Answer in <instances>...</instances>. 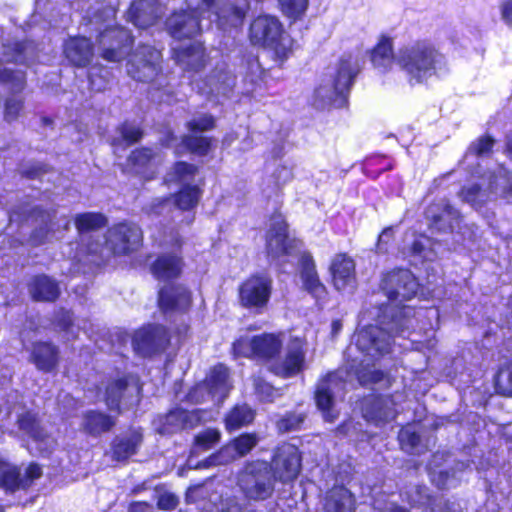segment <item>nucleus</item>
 <instances>
[{"label": "nucleus", "mask_w": 512, "mask_h": 512, "mask_svg": "<svg viewBox=\"0 0 512 512\" xmlns=\"http://www.w3.org/2000/svg\"><path fill=\"white\" fill-rule=\"evenodd\" d=\"M232 349L236 357L262 361L272 373L283 378L293 377L305 368L307 342L291 332L241 336Z\"/></svg>", "instance_id": "obj_1"}, {"label": "nucleus", "mask_w": 512, "mask_h": 512, "mask_svg": "<svg viewBox=\"0 0 512 512\" xmlns=\"http://www.w3.org/2000/svg\"><path fill=\"white\" fill-rule=\"evenodd\" d=\"M32 359L38 369L53 370L58 362V351L49 343H37L32 350Z\"/></svg>", "instance_id": "obj_35"}, {"label": "nucleus", "mask_w": 512, "mask_h": 512, "mask_svg": "<svg viewBox=\"0 0 512 512\" xmlns=\"http://www.w3.org/2000/svg\"><path fill=\"white\" fill-rule=\"evenodd\" d=\"M141 385L135 375H124L110 379L105 387L103 399L113 410L120 413L139 402Z\"/></svg>", "instance_id": "obj_12"}, {"label": "nucleus", "mask_w": 512, "mask_h": 512, "mask_svg": "<svg viewBox=\"0 0 512 512\" xmlns=\"http://www.w3.org/2000/svg\"><path fill=\"white\" fill-rule=\"evenodd\" d=\"M106 224V219L99 213H83L75 218V225L78 232L83 236L85 233L94 231Z\"/></svg>", "instance_id": "obj_40"}, {"label": "nucleus", "mask_w": 512, "mask_h": 512, "mask_svg": "<svg viewBox=\"0 0 512 512\" xmlns=\"http://www.w3.org/2000/svg\"><path fill=\"white\" fill-rule=\"evenodd\" d=\"M22 109L21 100L12 97L6 101L5 105V119L7 121H13L19 115L20 110Z\"/></svg>", "instance_id": "obj_51"}, {"label": "nucleus", "mask_w": 512, "mask_h": 512, "mask_svg": "<svg viewBox=\"0 0 512 512\" xmlns=\"http://www.w3.org/2000/svg\"><path fill=\"white\" fill-rule=\"evenodd\" d=\"M282 13L295 21L304 16L309 0H278Z\"/></svg>", "instance_id": "obj_42"}, {"label": "nucleus", "mask_w": 512, "mask_h": 512, "mask_svg": "<svg viewBox=\"0 0 512 512\" xmlns=\"http://www.w3.org/2000/svg\"><path fill=\"white\" fill-rule=\"evenodd\" d=\"M162 14L160 5L152 0L133 2L127 12V20L138 28H147L155 23Z\"/></svg>", "instance_id": "obj_24"}, {"label": "nucleus", "mask_w": 512, "mask_h": 512, "mask_svg": "<svg viewBox=\"0 0 512 512\" xmlns=\"http://www.w3.org/2000/svg\"><path fill=\"white\" fill-rule=\"evenodd\" d=\"M324 509L325 512H354L355 500L349 490L337 486L328 492Z\"/></svg>", "instance_id": "obj_32"}, {"label": "nucleus", "mask_w": 512, "mask_h": 512, "mask_svg": "<svg viewBox=\"0 0 512 512\" xmlns=\"http://www.w3.org/2000/svg\"><path fill=\"white\" fill-rule=\"evenodd\" d=\"M258 443L255 434H243L233 441L232 444L223 447L216 455L211 457L213 464H226L237 457L246 455Z\"/></svg>", "instance_id": "obj_25"}, {"label": "nucleus", "mask_w": 512, "mask_h": 512, "mask_svg": "<svg viewBox=\"0 0 512 512\" xmlns=\"http://www.w3.org/2000/svg\"><path fill=\"white\" fill-rule=\"evenodd\" d=\"M170 342L165 327L149 325L135 332L132 340L134 350L143 356L150 355L164 349Z\"/></svg>", "instance_id": "obj_19"}, {"label": "nucleus", "mask_w": 512, "mask_h": 512, "mask_svg": "<svg viewBox=\"0 0 512 512\" xmlns=\"http://www.w3.org/2000/svg\"><path fill=\"white\" fill-rule=\"evenodd\" d=\"M42 475L41 467L37 464H30L27 469L23 480L28 481V487L32 484L35 479H38Z\"/></svg>", "instance_id": "obj_53"}, {"label": "nucleus", "mask_w": 512, "mask_h": 512, "mask_svg": "<svg viewBox=\"0 0 512 512\" xmlns=\"http://www.w3.org/2000/svg\"><path fill=\"white\" fill-rule=\"evenodd\" d=\"M220 440V432L216 429H207L198 434L195 438L197 446L207 450L213 447Z\"/></svg>", "instance_id": "obj_48"}, {"label": "nucleus", "mask_w": 512, "mask_h": 512, "mask_svg": "<svg viewBox=\"0 0 512 512\" xmlns=\"http://www.w3.org/2000/svg\"><path fill=\"white\" fill-rule=\"evenodd\" d=\"M244 418H226L225 425L226 428L230 431L238 429L242 425V420Z\"/></svg>", "instance_id": "obj_60"}, {"label": "nucleus", "mask_w": 512, "mask_h": 512, "mask_svg": "<svg viewBox=\"0 0 512 512\" xmlns=\"http://www.w3.org/2000/svg\"><path fill=\"white\" fill-rule=\"evenodd\" d=\"M130 512H151V507L146 503L138 502L130 506Z\"/></svg>", "instance_id": "obj_63"}, {"label": "nucleus", "mask_w": 512, "mask_h": 512, "mask_svg": "<svg viewBox=\"0 0 512 512\" xmlns=\"http://www.w3.org/2000/svg\"><path fill=\"white\" fill-rule=\"evenodd\" d=\"M142 231L132 223H119L111 227L105 237V243L98 241L86 245L89 255L105 261L112 255L121 256L135 252L142 244Z\"/></svg>", "instance_id": "obj_8"}, {"label": "nucleus", "mask_w": 512, "mask_h": 512, "mask_svg": "<svg viewBox=\"0 0 512 512\" xmlns=\"http://www.w3.org/2000/svg\"><path fill=\"white\" fill-rule=\"evenodd\" d=\"M231 416H252V411L247 405L237 406Z\"/></svg>", "instance_id": "obj_62"}, {"label": "nucleus", "mask_w": 512, "mask_h": 512, "mask_svg": "<svg viewBox=\"0 0 512 512\" xmlns=\"http://www.w3.org/2000/svg\"><path fill=\"white\" fill-rule=\"evenodd\" d=\"M440 480L437 482V485L440 487V488H446V487H450L452 486V483L448 477V473H443V472H440Z\"/></svg>", "instance_id": "obj_64"}, {"label": "nucleus", "mask_w": 512, "mask_h": 512, "mask_svg": "<svg viewBox=\"0 0 512 512\" xmlns=\"http://www.w3.org/2000/svg\"><path fill=\"white\" fill-rule=\"evenodd\" d=\"M29 290L37 301H54L60 293L58 284L44 275L35 277L29 285Z\"/></svg>", "instance_id": "obj_33"}, {"label": "nucleus", "mask_w": 512, "mask_h": 512, "mask_svg": "<svg viewBox=\"0 0 512 512\" xmlns=\"http://www.w3.org/2000/svg\"><path fill=\"white\" fill-rule=\"evenodd\" d=\"M197 172L196 166L178 162L166 176L167 183H175L181 187L174 195V203L180 210L194 209L201 198L202 191L196 182Z\"/></svg>", "instance_id": "obj_9"}, {"label": "nucleus", "mask_w": 512, "mask_h": 512, "mask_svg": "<svg viewBox=\"0 0 512 512\" xmlns=\"http://www.w3.org/2000/svg\"><path fill=\"white\" fill-rule=\"evenodd\" d=\"M36 213L38 214L37 217L41 218V222L45 223V229L47 231L53 230L54 224L52 223L51 215L49 213L42 212V211H38Z\"/></svg>", "instance_id": "obj_59"}, {"label": "nucleus", "mask_w": 512, "mask_h": 512, "mask_svg": "<svg viewBox=\"0 0 512 512\" xmlns=\"http://www.w3.org/2000/svg\"><path fill=\"white\" fill-rule=\"evenodd\" d=\"M407 245H410L409 254L414 257H419L422 260H432L433 251L430 248L431 240L424 236L420 235L418 237H414V235L406 236Z\"/></svg>", "instance_id": "obj_38"}, {"label": "nucleus", "mask_w": 512, "mask_h": 512, "mask_svg": "<svg viewBox=\"0 0 512 512\" xmlns=\"http://www.w3.org/2000/svg\"><path fill=\"white\" fill-rule=\"evenodd\" d=\"M115 425L112 418H86L84 429L93 436L109 431Z\"/></svg>", "instance_id": "obj_46"}, {"label": "nucleus", "mask_w": 512, "mask_h": 512, "mask_svg": "<svg viewBox=\"0 0 512 512\" xmlns=\"http://www.w3.org/2000/svg\"><path fill=\"white\" fill-rule=\"evenodd\" d=\"M392 233H393V230L391 228H387L381 233V235L379 236V240H378V249L379 250H382L383 243H387L389 241V239L392 236Z\"/></svg>", "instance_id": "obj_61"}, {"label": "nucleus", "mask_w": 512, "mask_h": 512, "mask_svg": "<svg viewBox=\"0 0 512 512\" xmlns=\"http://www.w3.org/2000/svg\"><path fill=\"white\" fill-rule=\"evenodd\" d=\"M511 187L512 185L507 170L499 166L497 171L489 176L486 189H483L478 184H474L469 187H464L460 196L463 201L477 208L479 204L483 203L488 198L486 190H490L491 193L495 195L507 197Z\"/></svg>", "instance_id": "obj_14"}, {"label": "nucleus", "mask_w": 512, "mask_h": 512, "mask_svg": "<svg viewBox=\"0 0 512 512\" xmlns=\"http://www.w3.org/2000/svg\"><path fill=\"white\" fill-rule=\"evenodd\" d=\"M273 289V280L267 274H254L244 280L238 288L242 307L261 313L268 305Z\"/></svg>", "instance_id": "obj_13"}, {"label": "nucleus", "mask_w": 512, "mask_h": 512, "mask_svg": "<svg viewBox=\"0 0 512 512\" xmlns=\"http://www.w3.org/2000/svg\"><path fill=\"white\" fill-rule=\"evenodd\" d=\"M301 243L295 239H289L287 225L282 215H274L270 220L269 230L266 236L267 252L272 258L283 255H292L298 250Z\"/></svg>", "instance_id": "obj_17"}, {"label": "nucleus", "mask_w": 512, "mask_h": 512, "mask_svg": "<svg viewBox=\"0 0 512 512\" xmlns=\"http://www.w3.org/2000/svg\"><path fill=\"white\" fill-rule=\"evenodd\" d=\"M190 304L191 295L183 286L166 287L159 292V306L164 312L185 311Z\"/></svg>", "instance_id": "obj_26"}, {"label": "nucleus", "mask_w": 512, "mask_h": 512, "mask_svg": "<svg viewBox=\"0 0 512 512\" xmlns=\"http://www.w3.org/2000/svg\"><path fill=\"white\" fill-rule=\"evenodd\" d=\"M250 70L252 72V77L250 79V83L252 85L251 89H247L248 93H251L254 91V86L257 84V81L260 79V76L262 72L260 71V66L257 60H253L250 63Z\"/></svg>", "instance_id": "obj_55"}, {"label": "nucleus", "mask_w": 512, "mask_h": 512, "mask_svg": "<svg viewBox=\"0 0 512 512\" xmlns=\"http://www.w3.org/2000/svg\"><path fill=\"white\" fill-rule=\"evenodd\" d=\"M300 277L303 287L315 298L325 294V286L321 283L315 269V263L308 253H302L299 260Z\"/></svg>", "instance_id": "obj_27"}, {"label": "nucleus", "mask_w": 512, "mask_h": 512, "mask_svg": "<svg viewBox=\"0 0 512 512\" xmlns=\"http://www.w3.org/2000/svg\"><path fill=\"white\" fill-rule=\"evenodd\" d=\"M345 383L337 373H329L322 378L315 390V402L321 412H328L334 399L344 390Z\"/></svg>", "instance_id": "obj_21"}, {"label": "nucleus", "mask_w": 512, "mask_h": 512, "mask_svg": "<svg viewBox=\"0 0 512 512\" xmlns=\"http://www.w3.org/2000/svg\"><path fill=\"white\" fill-rule=\"evenodd\" d=\"M271 177L273 178L274 185L279 188L288 182H290L294 175L292 171V167L288 165H279L272 173Z\"/></svg>", "instance_id": "obj_49"}, {"label": "nucleus", "mask_w": 512, "mask_h": 512, "mask_svg": "<svg viewBox=\"0 0 512 512\" xmlns=\"http://www.w3.org/2000/svg\"><path fill=\"white\" fill-rule=\"evenodd\" d=\"M175 59L184 69L198 70L204 63V49L199 42L173 47Z\"/></svg>", "instance_id": "obj_31"}, {"label": "nucleus", "mask_w": 512, "mask_h": 512, "mask_svg": "<svg viewBox=\"0 0 512 512\" xmlns=\"http://www.w3.org/2000/svg\"><path fill=\"white\" fill-rule=\"evenodd\" d=\"M20 428H24L26 426H30V436L32 438V444H34V448L41 454H48L51 452L53 446L55 445V441L52 437L45 434L36 424L35 418H20L19 419Z\"/></svg>", "instance_id": "obj_36"}, {"label": "nucleus", "mask_w": 512, "mask_h": 512, "mask_svg": "<svg viewBox=\"0 0 512 512\" xmlns=\"http://www.w3.org/2000/svg\"><path fill=\"white\" fill-rule=\"evenodd\" d=\"M360 70L358 57L342 55L328 71L315 89L313 105L318 109L341 108L347 103L349 90Z\"/></svg>", "instance_id": "obj_5"}, {"label": "nucleus", "mask_w": 512, "mask_h": 512, "mask_svg": "<svg viewBox=\"0 0 512 512\" xmlns=\"http://www.w3.org/2000/svg\"><path fill=\"white\" fill-rule=\"evenodd\" d=\"M426 215L432 221L431 228L439 231L453 230L459 221L458 211L448 204L431 205Z\"/></svg>", "instance_id": "obj_28"}, {"label": "nucleus", "mask_w": 512, "mask_h": 512, "mask_svg": "<svg viewBox=\"0 0 512 512\" xmlns=\"http://www.w3.org/2000/svg\"><path fill=\"white\" fill-rule=\"evenodd\" d=\"M384 378V373L378 370L371 371L369 373V376L366 377L365 374H362L359 376V380L361 383H367V382H379Z\"/></svg>", "instance_id": "obj_58"}, {"label": "nucleus", "mask_w": 512, "mask_h": 512, "mask_svg": "<svg viewBox=\"0 0 512 512\" xmlns=\"http://www.w3.org/2000/svg\"><path fill=\"white\" fill-rule=\"evenodd\" d=\"M160 60L159 50L143 45L129 59L127 72L137 81H152L158 75Z\"/></svg>", "instance_id": "obj_16"}, {"label": "nucleus", "mask_w": 512, "mask_h": 512, "mask_svg": "<svg viewBox=\"0 0 512 512\" xmlns=\"http://www.w3.org/2000/svg\"><path fill=\"white\" fill-rule=\"evenodd\" d=\"M118 137H115L112 141V146L115 151L122 146H129L142 137V131L139 127L131 123H124L118 129Z\"/></svg>", "instance_id": "obj_39"}, {"label": "nucleus", "mask_w": 512, "mask_h": 512, "mask_svg": "<svg viewBox=\"0 0 512 512\" xmlns=\"http://www.w3.org/2000/svg\"><path fill=\"white\" fill-rule=\"evenodd\" d=\"M238 484L245 496L252 500H265L274 490L270 467L267 462L247 464L239 476Z\"/></svg>", "instance_id": "obj_10"}, {"label": "nucleus", "mask_w": 512, "mask_h": 512, "mask_svg": "<svg viewBox=\"0 0 512 512\" xmlns=\"http://www.w3.org/2000/svg\"><path fill=\"white\" fill-rule=\"evenodd\" d=\"M190 12L173 13L167 20V29L174 39L192 38L213 22L222 30L231 27L226 6L213 0H186Z\"/></svg>", "instance_id": "obj_3"}, {"label": "nucleus", "mask_w": 512, "mask_h": 512, "mask_svg": "<svg viewBox=\"0 0 512 512\" xmlns=\"http://www.w3.org/2000/svg\"><path fill=\"white\" fill-rule=\"evenodd\" d=\"M128 161L135 173L145 175L144 168L153 165L154 156L150 149H140L134 151Z\"/></svg>", "instance_id": "obj_44"}, {"label": "nucleus", "mask_w": 512, "mask_h": 512, "mask_svg": "<svg viewBox=\"0 0 512 512\" xmlns=\"http://www.w3.org/2000/svg\"><path fill=\"white\" fill-rule=\"evenodd\" d=\"M418 282L407 269H397L384 275L381 288L390 301L411 299L418 290Z\"/></svg>", "instance_id": "obj_15"}, {"label": "nucleus", "mask_w": 512, "mask_h": 512, "mask_svg": "<svg viewBox=\"0 0 512 512\" xmlns=\"http://www.w3.org/2000/svg\"><path fill=\"white\" fill-rule=\"evenodd\" d=\"M64 54L73 65L84 67L88 65L92 59L93 48L87 38L74 37L66 41Z\"/></svg>", "instance_id": "obj_29"}, {"label": "nucleus", "mask_w": 512, "mask_h": 512, "mask_svg": "<svg viewBox=\"0 0 512 512\" xmlns=\"http://www.w3.org/2000/svg\"><path fill=\"white\" fill-rule=\"evenodd\" d=\"M370 60L375 69L386 73L394 66L406 75L410 84H421L432 76H440L447 71V63L431 43L414 41L393 50V39L382 35L371 50Z\"/></svg>", "instance_id": "obj_2"}, {"label": "nucleus", "mask_w": 512, "mask_h": 512, "mask_svg": "<svg viewBox=\"0 0 512 512\" xmlns=\"http://www.w3.org/2000/svg\"><path fill=\"white\" fill-rule=\"evenodd\" d=\"M421 427L418 422H413L403 427L399 432V442L401 448L409 453L420 455L434 445V439L421 433Z\"/></svg>", "instance_id": "obj_22"}, {"label": "nucleus", "mask_w": 512, "mask_h": 512, "mask_svg": "<svg viewBox=\"0 0 512 512\" xmlns=\"http://www.w3.org/2000/svg\"><path fill=\"white\" fill-rule=\"evenodd\" d=\"M502 19L512 25V0H505L501 5Z\"/></svg>", "instance_id": "obj_57"}, {"label": "nucleus", "mask_w": 512, "mask_h": 512, "mask_svg": "<svg viewBox=\"0 0 512 512\" xmlns=\"http://www.w3.org/2000/svg\"><path fill=\"white\" fill-rule=\"evenodd\" d=\"M271 469L275 479L283 483L295 480L301 469V457L297 447L292 444L280 446L273 457Z\"/></svg>", "instance_id": "obj_18"}, {"label": "nucleus", "mask_w": 512, "mask_h": 512, "mask_svg": "<svg viewBox=\"0 0 512 512\" xmlns=\"http://www.w3.org/2000/svg\"><path fill=\"white\" fill-rule=\"evenodd\" d=\"M332 280L335 288L339 291L352 290L355 286V264L354 261L344 255L335 256L331 267Z\"/></svg>", "instance_id": "obj_23"}, {"label": "nucleus", "mask_w": 512, "mask_h": 512, "mask_svg": "<svg viewBox=\"0 0 512 512\" xmlns=\"http://www.w3.org/2000/svg\"><path fill=\"white\" fill-rule=\"evenodd\" d=\"M249 39L253 45L272 52L276 61L283 63L293 53L294 40L285 33L280 20L272 15H259L249 28Z\"/></svg>", "instance_id": "obj_7"}, {"label": "nucleus", "mask_w": 512, "mask_h": 512, "mask_svg": "<svg viewBox=\"0 0 512 512\" xmlns=\"http://www.w3.org/2000/svg\"><path fill=\"white\" fill-rule=\"evenodd\" d=\"M300 420L301 418H281L277 423V427L281 432H288L294 429V426L298 425Z\"/></svg>", "instance_id": "obj_54"}, {"label": "nucleus", "mask_w": 512, "mask_h": 512, "mask_svg": "<svg viewBox=\"0 0 512 512\" xmlns=\"http://www.w3.org/2000/svg\"><path fill=\"white\" fill-rule=\"evenodd\" d=\"M223 5L230 16L231 28L240 26L249 7L248 0H227Z\"/></svg>", "instance_id": "obj_41"}, {"label": "nucleus", "mask_w": 512, "mask_h": 512, "mask_svg": "<svg viewBox=\"0 0 512 512\" xmlns=\"http://www.w3.org/2000/svg\"><path fill=\"white\" fill-rule=\"evenodd\" d=\"M214 127V119L207 114H201L194 117L187 123V128L191 135L182 139L184 149L196 153L198 155H206L210 149L211 142L206 137H198L197 133L210 130Z\"/></svg>", "instance_id": "obj_20"}, {"label": "nucleus", "mask_w": 512, "mask_h": 512, "mask_svg": "<svg viewBox=\"0 0 512 512\" xmlns=\"http://www.w3.org/2000/svg\"><path fill=\"white\" fill-rule=\"evenodd\" d=\"M115 13L113 7L97 2L96 7L91 12L88 11L86 16V25L90 26L91 31L98 33L97 44L101 56L111 62L120 61L132 43L130 33L114 24Z\"/></svg>", "instance_id": "obj_6"}, {"label": "nucleus", "mask_w": 512, "mask_h": 512, "mask_svg": "<svg viewBox=\"0 0 512 512\" xmlns=\"http://www.w3.org/2000/svg\"><path fill=\"white\" fill-rule=\"evenodd\" d=\"M142 442L140 430L133 429L126 435L117 439L113 447V453L117 460H125L136 453Z\"/></svg>", "instance_id": "obj_34"}, {"label": "nucleus", "mask_w": 512, "mask_h": 512, "mask_svg": "<svg viewBox=\"0 0 512 512\" xmlns=\"http://www.w3.org/2000/svg\"><path fill=\"white\" fill-rule=\"evenodd\" d=\"M413 337L411 338V343L416 350H432L436 345V340L434 338V330L432 324L430 323V328L425 332V338L421 339L418 337V334L415 332L411 333Z\"/></svg>", "instance_id": "obj_47"}, {"label": "nucleus", "mask_w": 512, "mask_h": 512, "mask_svg": "<svg viewBox=\"0 0 512 512\" xmlns=\"http://www.w3.org/2000/svg\"><path fill=\"white\" fill-rule=\"evenodd\" d=\"M423 315L429 318H438V312L435 309L419 310L416 312L410 306H403L392 317L390 322L381 321V324L386 327L370 325L361 328L355 335V345L367 356L372 358L380 357L391 349V335L387 329L394 331L397 335H404L412 322V317Z\"/></svg>", "instance_id": "obj_4"}, {"label": "nucleus", "mask_w": 512, "mask_h": 512, "mask_svg": "<svg viewBox=\"0 0 512 512\" xmlns=\"http://www.w3.org/2000/svg\"><path fill=\"white\" fill-rule=\"evenodd\" d=\"M57 326L66 333L67 340L78 337L80 329L86 332V323L83 327L75 325L69 311H61L56 318Z\"/></svg>", "instance_id": "obj_45"}, {"label": "nucleus", "mask_w": 512, "mask_h": 512, "mask_svg": "<svg viewBox=\"0 0 512 512\" xmlns=\"http://www.w3.org/2000/svg\"><path fill=\"white\" fill-rule=\"evenodd\" d=\"M492 146L493 140L490 137H482L471 145L467 157L470 154L484 156L491 150Z\"/></svg>", "instance_id": "obj_50"}, {"label": "nucleus", "mask_w": 512, "mask_h": 512, "mask_svg": "<svg viewBox=\"0 0 512 512\" xmlns=\"http://www.w3.org/2000/svg\"><path fill=\"white\" fill-rule=\"evenodd\" d=\"M178 501L175 495L164 493L159 497L158 506L164 510H172L176 507Z\"/></svg>", "instance_id": "obj_52"}, {"label": "nucleus", "mask_w": 512, "mask_h": 512, "mask_svg": "<svg viewBox=\"0 0 512 512\" xmlns=\"http://www.w3.org/2000/svg\"><path fill=\"white\" fill-rule=\"evenodd\" d=\"M182 266V259L179 255L164 253L153 262L151 272L158 280L168 281L181 274Z\"/></svg>", "instance_id": "obj_30"}, {"label": "nucleus", "mask_w": 512, "mask_h": 512, "mask_svg": "<svg viewBox=\"0 0 512 512\" xmlns=\"http://www.w3.org/2000/svg\"><path fill=\"white\" fill-rule=\"evenodd\" d=\"M0 486L7 492H14L19 489H26L28 487V481L23 480L19 470L5 463L0 458Z\"/></svg>", "instance_id": "obj_37"}, {"label": "nucleus", "mask_w": 512, "mask_h": 512, "mask_svg": "<svg viewBox=\"0 0 512 512\" xmlns=\"http://www.w3.org/2000/svg\"><path fill=\"white\" fill-rule=\"evenodd\" d=\"M221 512H242V507L235 499H226L221 503Z\"/></svg>", "instance_id": "obj_56"}, {"label": "nucleus", "mask_w": 512, "mask_h": 512, "mask_svg": "<svg viewBox=\"0 0 512 512\" xmlns=\"http://www.w3.org/2000/svg\"><path fill=\"white\" fill-rule=\"evenodd\" d=\"M496 392L504 396H512V362L502 366L495 377Z\"/></svg>", "instance_id": "obj_43"}, {"label": "nucleus", "mask_w": 512, "mask_h": 512, "mask_svg": "<svg viewBox=\"0 0 512 512\" xmlns=\"http://www.w3.org/2000/svg\"><path fill=\"white\" fill-rule=\"evenodd\" d=\"M231 387L228 368L219 364L210 370L203 383L189 392L188 401L198 404L210 400L213 404H219L227 396Z\"/></svg>", "instance_id": "obj_11"}]
</instances>
